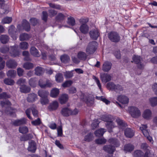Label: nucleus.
I'll return each mask as SVG.
<instances>
[{"instance_id": "obj_58", "label": "nucleus", "mask_w": 157, "mask_h": 157, "mask_svg": "<svg viewBox=\"0 0 157 157\" xmlns=\"http://www.w3.org/2000/svg\"><path fill=\"white\" fill-rule=\"evenodd\" d=\"M149 147L148 145L146 143H142L141 145V148L144 150H148Z\"/></svg>"}, {"instance_id": "obj_17", "label": "nucleus", "mask_w": 157, "mask_h": 157, "mask_svg": "<svg viewBox=\"0 0 157 157\" xmlns=\"http://www.w3.org/2000/svg\"><path fill=\"white\" fill-rule=\"evenodd\" d=\"M117 100L122 104H126L129 102V98L125 95H120L117 98Z\"/></svg>"}, {"instance_id": "obj_16", "label": "nucleus", "mask_w": 157, "mask_h": 157, "mask_svg": "<svg viewBox=\"0 0 157 157\" xmlns=\"http://www.w3.org/2000/svg\"><path fill=\"white\" fill-rule=\"evenodd\" d=\"M59 107V103L57 101H54L51 103L48 107L49 110L53 111L56 110Z\"/></svg>"}, {"instance_id": "obj_13", "label": "nucleus", "mask_w": 157, "mask_h": 157, "mask_svg": "<svg viewBox=\"0 0 157 157\" xmlns=\"http://www.w3.org/2000/svg\"><path fill=\"white\" fill-rule=\"evenodd\" d=\"M6 65L9 68H15L17 67V64L15 60L10 59L6 62Z\"/></svg>"}, {"instance_id": "obj_5", "label": "nucleus", "mask_w": 157, "mask_h": 157, "mask_svg": "<svg viewBox=\"0 0 157 157\" xmlns=\"http://www.w3.org/2000/svg\"><path fill=\"white\" fill-rule=\"evenodd\" d=\"M97 43L94 41L90 42L86 48V52L87 54H92L94 53L97 48Z\"/></svg>"}, {"instance_id": "obj_10", "label": "nucleus", "mask_w": 157, "mask_h": 157, "mask_svg": "<svg viewBox=\"0 0 157 157\" xmlns=\"http://www.w3.org/2000/svg\"><path fill=\"white\" fill-rule=\"evenodd\" d=\"M133 61L137 65V66L140 69H143L144 67V65L142 63V59L138 56H134L132 58Z\"/></svg>"}, {"instance_id": "obj_21", "label": "nucleus", "mask_w": 157, "mask_h": 157, "mask_svg": "<svg viewBox=\"0 0 157 157\" xmlns=\"http://www.w3.org/2000/svg\"><path fill=\"white\" fill-rule=\"evenodd\" d=\"M30 52L31 54L35 57H39L40 56V54L38 50L34 47H32L30 50Z\"/></svg>"}, {"instance_id": "obj_4", "label": "nucleus", "mask_w": 157, "mask_h": 157, "mask_svg": "<svg viewBox=\"0 0 157 157\" xmlns=\"http://www.w3.org/2000/svg\"><path fill=\"white\" fill-rule=\"evenodd\" d=\"M128 111L131 116L134 118L138 117L141 114L140 110L138 108L134 106L128 107Z\"/></svg>"}, {"instance_id": "obj_27", "label": "nucleus", "mask_w": 157, "mask_h": 157, "mask_svg": "<svg viewBox=\"0 0 157 157\" xmlns=\"http://www.w3.org/2000/svg\"><path fill=\"white\" fill-rule=\"evenodd\" d=\"M87 55L84 52H79L77 55V57L78 59L81 60L85 61L87 57Z\"/></svg>"}, {"instance_id": "obj_40", "label": "nucleus", "mask_w": 157, "mask_h": 157, "mask_svg": "<svg viewBox=\"0 0 157 157\" xmlns=\"http://www.w3.org/2000/svg\"><path fill=\"white\" fill-rule=\"evenodd\" d=\"M19 46L20 48L21 49L26 50L28 48L29 44L26 42H22L20 43Z\"/></svg>"}, {"instance_id": "obj_46", "label": "nucleus", "mask_w": 157, "mask_h": 157, "mask_svg": "<svg viewBox=\"0 0 157 157\" xmlns=\"http://www.w3.org/2000/svg\"><path fill=\"white\" fill-rule=\"evenodd\" d=\"M10 50L9 46L4 45L0 48V51L2 53H6L8 52Z\"/></svg>"}, {"instance_id": "obj_50", "label": "nucleus", "mask_w": 157, "mask_h": 157, "mask_svg": "<svg viewBox=\"0 0 157 157\" xmlns=\"http://www.w3.org/2000/svg\"><path fill=\"white\" fill-rule=\"evenodd\" d=\"M144 155V153L141 150H137L134 153L135 157H142Z\"/></svg>"}, {"instance_id": "obj_20", "label": "nucleus", "mask_w": 157, "mask_h": 157, "mask_svg": "<svg viewBox=\"0 0 157 157\" xmlns=\"http://www.w3.org/2000/svg\"><path fill=\"white\" fill-rule=\"evenodd\" d=\"M124 135L128 138H131L134 135V132L130 128H126L124 130Z\"/></svg>"}, {"instance_id": "obj_9", "label": "nucleus", "mask_w": 157, "mask_h": 157, "mask_svg": "<svg viewBox=\"0 0 157 157\" xmlns=\"http://www.w3.org/2000/svg\"><path fill=\"white\" fill-rule=\"evenodd\" d=\"M32 110L33 114L35 117H37L38 116V111L36 109V107L35 105H33L31 108V109L29 108L27 109L25 111L26 114L29 119H32V117L30 116L31 111Z\"/></svg>"}, {"instance_id": "obj_44", "label": "nucleus", "mask_w": 157, "mask_h": 157, "mask_svg": "<svg viewBox=\"0 0 157 157\" xmlns=\"http://www.w3.org/2000/svg\"><path fill=\"white\" fill-rule=\"evenodd\" d=\"M4 83L8 85H12L14 83V80L9 78H5L4 80Z\"/></svg>"}, {"instance_id": "obj_60", "label": "nucleus", "mask_w": 157, "mask_h": 157, "mask_svg": "<svg viewBox=\"0 0 157 157\" xmlns=\"http://www.w3.org/2000/svg\"><path fill=\"white\" fill-rule=\"evenodd\" d=\"M48 15V13L46 11H43L42 12V19L45 21H46L47 20Z\"/></svg>"}, {"instance_id": "obj_53", "label": "nucleus", "mask_w": 157, "mask_h": 157, "mask_svg": "<svg viewBox=\"0 0 157 157\" xmlns=\"http://www.w3.org/2000/svg\"><path fill=\"white\" fill-rule=\"evenodd\" d=\"M67 23L68 24L72 26L74 25L75 23V21L74 18L72 17L68 18Z\"/></svg>"}, {"instance_id": "obj_32", "label": "nucleus", "mask_w": 157, "mask_h": 157, "mask_svg": "<svg viewBox=\"0 0 157 157\" xmlns=\"http://www.w3.org/2000/svg\"><path fill=\"white\" fill-rule=\"evenodd\" d=\"M116 122L120 128L125 127L127 126V124L123 120L119 118H117L116 120Z\"/></svg>"}, {"instance_id": "obj_22", "label": "nucleus", "mask_w": 157, "mask_h": 157, "mask_svg": "<svg viewBox=\"0 0 157 157\" xmlns=\"http://www.w3.org/2000/svg\"><path fill=\"white\" fill-rule=\"evenodd\" d=\"M80 30L83 34L87 33L89 30V27L86 24H82L80 27Z\"/></svg>"}, {"instance_id": "obj_24", "label": "nucleus", "mask_w": 157, "mask_h": 157, "mask_svg": "<svg viewBox=\"0 0 157 157\" xmlns=\"http://www.w3.org/2000/svg\"><path fill=\"white\" fill-rule=\"evenodd\" d=\"M68 97L67 94H64L62 95L59 98V101L62 104H65L68 100Z\"/></svg>"}, {"instance_id": "obj_6", "label": "nucleus", "mask_w": 157, "mask_h": 157, "mask_svg": "<svg viewBox=\"0 0 157 157\" xmlns=\"http://www.w3.org/2000/svg\"><path fill=\"white\" fill-rule=\"evenodd\" d=\"M106 86L109 90H114L117 92H119L123 90L122 87L121 85L119 84L115 85L111 82L108 83Z\"/></svg>"}, {"instance_id": "obj_49", "label": "nucleus", "mask_w": 157, "mask_h": 157, "mask_svg": "<svg viewBox=\"0 0 157 157\" xmlns=\"http://www.w3.org/2000/svg\"><path fill=\"white\" fill-rule=\"evenodd\" d=\"M60 59L62 62L63 63L67 62L70 60L69 57L66 55L62 56L60 57Z\"/></svg>"}, {"instance_id": "obj_31", "label": "nucleus", "mask_w": 157, "mask_h": 157, "mask_svg": "<svg viewBox=\"0 0 157 157\" xmlns=\"http://www.w3.org/2000/svg\"><path fill=\"white\" fill-rule=\"evenodd\" d=\"M106 132V130L104 128H100L97 130L95 132V135L98 137L102 136L104 133Z\"/></svg>"}, {"instance_id": "obj_43", "label": "nucleus", "mask_w": 157, "mask_h": 157, "mask_svg": "<svg viewBox=\"0 0 157 157\" xmlns=\"http://www.w3.org/2000/svg\"><path fill=\"white\" fill-rule=\"evenodd\" d=\"M38 95L42 98L44 97H47L48 94V92L45 91L39 90L38 92Z\"/></svg>"}, {"instance_id": "obj_15", "label": "nucleus", "mask_w": 157, "mask_h": 157, "mask_svg": "<svg viewBox=\"0 0 157 157\" xmlns=\"http://www.w3.org/2000/svg\"><path fill=\"white\" fill-rule=\"evenodd\" d=\"M152 115L151 110L149 109H147L144 111L142 114V117L144 119L149 120L151 118Z\"/></svg>"}, {"instance_id": "obj_63", "label": "nucleus", "mask_w": 157, "mask_h": 157, "mask_svg": "<svg viewBox=\"0 0 157 157\" xmlns=\"http://www.w3.org/2000/svg\"><path fill=\"white\" fill-rule=\"evenodd\" d=\"M92 138V135L91 133H89L85 136L84 139L85 141L89 142L91 140Z\"/></svg>"}, {"instance_id": "obj_47", "label": "nucleus", "mask_w": 157, "mask_h": 157, "mask_svg": "<svg viewBox=\"0 0 157 157\" xmlns=\"http://www.w3.org/2000/svg\"><path fill=\"white\" fill-rule=\"evenodd\" d=\"M95 98L97 99L102 101L107 105L109 104L110 102L109 101L107 100L105 98L104 96H96Z\"/></svg>"}, {"instance_id": "obj_42", "label": "nucleus", "mask_w": 157, "mask_h": 157, "mask_svg": "<svg viewBox=\"0 0 157 157\" xmlns=\"http://www.w3.org/2000/svg\"><path fill=\"white\" fill-rule=\"evenodd\" d=\"M66 16L61 13H59L56 17V19L58 21H60L64 19Z\"/></svg>"}, {"instance_id": "obj_37", "label": "nucleus", "mask_w": 157, "mask_h": 157, "mask_svg": "<svg viewBox=\"0 0 157 157\" xmlns=\"http://www.w3.org/2000/svg\"><path fill=\"white\" fill-rule=\"evenodd\" d=\"M134 149V146L131 144H128L125 145L124 147V151H131Z\"/></svg>"}, {"instance_id": "obj_55", "label": "nucleus", "mask_w": 157, "mask_h": 157, "mask_svg": "<svg viewBox=\"0 0 157 157\" xmlns=\"http://www.w3.org/2000/svg\"><path fill=\"white\" fill-rule=\"evenodd\" d=\"M96 143L98 144H104L106 142V140L104 138L98 139L95 141Z\"/></svg>"}, {"instance_id": "obj_25", "label": "nucleus", "mask_w": 157, "mask_h": 157, "mask_svg": "<svg viewBox=\"0 0 157 157\" xmlns=\"http://www.w3.org/2000/svg\"><path fill=\"white\" fill-rule=\"evenodd\" d=\"M26 120L24 118L17 120L13 122V124L15 126H18L26 123Z\"/></svg>"}, {"instance_id": "obj_48", "label": "nucleus", "mask_w": 157, "mask_h": 157, "mask_svg": "<svg viewBox=\"0 0 157 157\" xmlns=\"http://www.w3.org/2000/svg\"><path fill=\"white\" fill-rule=\"evenodd\" d=\"M37 82L36 79L35 78H31L29 80V84L33 87L36 86Z\"/></svg>"}, {"instance_id": "obj_23", "label": "nucleus", "mask_w": 157, "mask_h": 157, "mask_svg": "<svg viewBox=\"0 0 157 157\" xmlns=\"http://www.w3.org/2000/svg\"><path fill=\"white\" fill-rule=\"evenodd\" d=\"M59 93V89L54 88L51 91L50 96L52 98H56L58 96Z\"/></svg>"}, {"instance_id": "obj_26", "label": "nucleus", "mask_w": 157, "mask_h": 157, "mask_svg": "<svg viewBox=\"0 0 157 157\" xmlns=\"http://www.w3.org/2000/svg\"><path fill=\"white\" fill-rule=\"evenodd\" d=\"M37 99V95L34 93H32L29 95L27 100L29 102H33Z\"/></svg>"}, {"instance_id": "obj_8", "label": "nucleus", "mask_w": 157, "mask_h": 157, "mask_svg": "<svg viewBox=\"0 0 157 157\" xmlns=\"http://www.w3.org/2000/svg\"><path fill=\"white\" fill-rule=\"evenodd\" d=\"M39 85L41 88L51 87L53 85V81L49 79L46 80L45 83H44L42 79H40L39 81Z\"/></svg>"}, {"instance_id": "obj_39", "label": "nucleus", "mask_w": 157, "mask_h": 157, "mask_svg": "<svg viewBox=\"0 0 157 157\" xmlns=\"http://www.w3.org/2000/svg\"><path fill=\"white\" fill-rule=\"evenodd\" d=\"M151 105L152 106H155L157 105V97H153L149 99Z\"/></svg>"}, {"instance_id": "obj_56", "label": "nucleus", "mask_w": 157, "mask_h": 157, "mask_svg": "<svg viewBox=\"0 0 157 157\" xmlns=\"http://www.w3.org/2000/svg\"><path fill=\"white\" fill-rule=\"evenodd\" d=\"M93 78L95 82H96L98 86L99 87V89L101 90V86L100 82L99 80L97 77L96 76H93Z\"/></svg>"}, {"instance_id": "obj_12", "label": "nucleus", "mask_w": 157, "mask_h": 157, "mask_svg": "<svg viewBox=\"0 0 157 157\" xmlns=\"http://www.w3.org/2000/svg\"><path fill=\"white\" fill-rule=\"evenodd\" d=\"M112 65V63L110 62H105L102 65V70L105 72H108L111 69Z\"/></svg>"}, {"instance_id": "obj_33", "label": "nucleus", "mask_w": 157, "mask_h": 157, "mask_svg": "<svg viewBox=\"0 0 157 157\" xmlns=\"http://www.w3.org/2000/svg\"><path fill=\"white\" fill-rule=\"evenodd\" d=\"M16 71L13 70H10L6 72V75L8 77L11 78H14L16 76Z\"/></svg>"}, {"instance_id": "obj_57", "label": "nucleus", "mask_w": 157, "mask_h": 157, "mask_svg": "<svg viewBox=\"0 0 157 157\" xmlns=\"http://www.w3.org/2000/svg\"><path fill=\"white\" fill-rule=\"evenodd\" d=\"M10 96L6 94L5 92L0 94V99L9 98Z\"/></svg>"}, {"instance_id": "obj_3", "label": "nucleus", "mask_w": 157, "mask_h": 157, "mask_svg": "<svg viewBox=\"0 0 157 157\" xmlns=\"http://www.w3.org/2000/svg\"><path fill=\"white\" fill-rule=\"evenodd\" d=\"M78 110L75 109L72 110L71 109L65 107L62 109L60 113L63 117H67L70 115H75L78 113Z\"/></svg>"}, {"instance_id": "obj_51", "label": "nucleus", "mask_w": 157, "mask_h": 157, "mask_svg": "<svg viewBox=\"0 0 157 157\" xmlns=\"http://www.w3.org/2000/svg\"><path fill=\"white\" fill-rule=\"evenodd\" d=\"M19 131L21 133L25 134L28 132V128L25 126L20 127Z\"/></svg>"}, {"instance_id": "obj_35", "label": "nucleus", "mask_w": 157, "mask_h": 157, "mask_svg": "<svg viewBox=\"0 0 157 157\" xmlns=\"http://www.w3.org/2000/svg\"><path fill=\"white\" fill-rule=\"evenodd\" d=\"M0 40L2 44L7 43L9 40V37L6 35H2L0 37Z\"/></svg>"}, {"instance_id": "obj_52", "label": "nucleus", "mask_w": 157, "mask_h": 157, "mask_svg": "<svg viewBox=\"0 0 157 157\" xmlns=\"http://www.w3.org/2000/svg\"><path fill=\"white\" fill-rule=\"evenodd\" d=\"M73 82L71 80H68L66 81L63 83L62 86L63 87H67L71 86Z\"/></svg>"}, {"instance_id": "obj_36", "label": "nucleus", "mask_w": 157, "mask_h": 157, "mask_svg": "<svg viewBox=\"0 0 157 157\" xmlns=\"http://www.w3.org/2000/svg\"><path fill=\"white\" fill-rule=\"evenodd\" d=\"M30 38V36L28 34L23 33L20 36L19 39L21 41H23L29 40Z\"/></svg>"}, {"instance_id": "obj_28", "label": "nucleus", "mask_w": 157, "mask_h": 157, "mask_svg": "<svg viewBox=\"0 0 157 157\" xmlns=\"http://www.w3.org/2000/svg\"><path fill=\"white\" fill-rule=\"evenodd\" d=\"M22 25L25 31H28L30 30V24L26 20H24L23 21Z\"/></svg>"}, {"instance_id": "obj_59", "label": "nucleus", "mask_w": 157, "mask_h": 157, "mask_svg": "<svg viewBox=\"0 0 157 157\" xmlns=\"http://www.w3.org/2000/svg\"><path fill=\"white\" fill-rule=\"evenodd\" d=\"M11 103L8 100H6L5 101H1V105L2 107L5 106L6 105L8 106L10 105Z\"/></svg>"}, {"instance_id": "obj_41", "label": "nucleus", "mask_w": 157, "mask_h": 157, "mask_svg": "<svg viewBox=\"0 0 157 157\" xmlns=\"http://www.w3.org/2000/svg\"><path fill=\"white\" fill-rule=\"evenodd\" d=\"M34 67L33 63L30 62H27L24 64L23 67L26 70H29L32 68Z\"/></svg>"}, {"instance_id": "obj_34", "label": "nucleus", "mask_w": 157, "mask_h": 157, "mask_svg": "<svg viewBox=\"0 0 157 157\" xmlns=\"http://www.w3.org/2000/svg\"><path fill=\"white\" fill-rule=\"evenodd\" d=\"M56 81L57 82H62L63 80V75L61 73L57 74L55 76Z\"/></svg>"}, {"instance_id": "obj_7", "label": "nucleus", "mask_w": 157, "mask_h": 157, "mask_svg": "<svg viewBox=\"0 0 157 157\" xmlns=\"http://www.w3.org/2000/svg\"><path fill=\"white\" fill-rule=\"evenodd\" d=\"M108 38L112 42H117L121 39V37L118 33L115 32H111L108 34Z\"/></svg>"}, {"instance_id": "obj_2", "label": "nucleus", "mask_w": 157, "mask_h": 157, "mask_svg": "<svg viewBox=\"0 0 157 157\" xmlns=\"http://www.w3.org/2000/svg\"><path fill=\"white\" fill-rule=\"evenodd\" d=\"M101 120L106 122V126L109 132H112V129L115 127L114 124L113 122L114 119L113 117L109 114L102 115L101 117Z\"/></svg>"}, {"instance_id": "obj_14", "label": "nucleus", "mask_w": 157, "mask_h": 157, "mask_svg": "<svg viewBox=\"0 0 157 157\" xmlns=\"http://www.w3.org/2000/svg\"><path fill=\"white\" fill-rule=\"evenodd\" d=\"M10 53L11 56L14 57L18 56L20 55V52L17 50V48L15 46L11 47Z\"/></svg>"}, {"instance_id": "obj_30", "label": "nucleus", "mask_w": 157, "mask_h": 157, "mask_svg": "<svg viewBox=\"0 0 157 157\" xmlns=\"http://www.w3.org/2000/svg\"><path fill=\"white\" fill-rule=\"evenodd\" d=\"M15 28L14 26H12L9 29V33L12 38L14 40H16L17 38V36L15 35L14 34V33H16V32L13 30V29H15Z\"/></svg>"}, {"instance_id": "obj_64", "label": "nucleus", "mask_w": 157, "mask_h": 157, "mask_svg": "<svg viewBox=\"0 0 157 157\" xmlns=\"http://www.w3.org/2000/svg\"><path fill=\"white\" fill-rule=\"evenodd\" d=\"M25 79L21 78L17 81V83L19 85L23 86L22 85L25 83Z\"/></svg>"}, {"instance_id": "obj_18", "label": "nucleus", "mask_w": 157, "mask_h": 157, "mask_svg": "<svg viewBox=\"0 0 157 157\" xmlns=\"http://www.w3.org/2000/svg\"><path fill=\"white\" fill-rule=\"evenodd\" d=\"M29 146L28 148L29 151L32 152H35L36 149V144L33 140L29 141Z\"/></svg>"}, {"instance_id": "obj_19", "label": "nucleus", "mask_w": 157, "mask_h": 157, "mask_svg": "<svg viewBox=\"0 0 157 157\" xmlns=\"http://www.w3.org/2000/svg\"><path fill=\"white\" fill-rule=\"evenodd\" d=\"M89 34L90 37L94 40H96L99 34L98 30L97 29L91 30L90 31Z\"/></svg>"}, {"instance_id": "obj_62", "label": "nucleus", "mask_w": 157, "mask_h": 157, "mask_svg": "<svg viewBox=\"0 0 157 157\" xmlns=\"http://www.w3.org/2000/svg\"><path fill=\"white\" fill-rule=\"evenodd\" d=\"M100 122L98 121V120H95L91 124V126L93 129L97 127L98 125Z\"/></svg>"}, {"instance_id": "obj_38", "label": "nucleus", "mask_w": 157, "mask_h": 157, "mask_svg": "<svg viewBox=\"0 0 157 157\" xmlns=\"http://www.w3.org/2000/svg\"><path fill=\"white\" fill-rule=\"evenodd\" d=\"M20 90L21 92L25 93L29 92L30 90V89L25 85H23L20 87Z\"/></svg>"}, {"instance_id": "obj_54", "label": "nucleus", "mask_w": 157, "mask_h": 157, "mask_svg": "<svg viewBox=\"0 0 157 157\" xmlns=\"http://www.w3.org/2000/svg\"><path fill=\"white\" fill-rule=\"evenodd\" d=\"M49 102V100L47 97H44L40 99V103L42 105H45L48 104Z\"/></svg>"}, {"instance_id": "obj_29", "label": "nucleus", "mask_w": 157, "mask_h": 157, "mask_svg": "<svg viewBox=\"0 0 157 157\" xmlns=\"http://www.w3.org/2000/svg\"><path fill=\"white\" fill-rule=\"evenodd\" d=\"M44 72V69L40 67H36L35 69V74L37 76L42 75Z\"/></svg>"}, {"instance_id": "obj_45", "label": "nucleus", "mask_w": 157, "mask_h": 157, "mask_svg": "<svg viewBox=\"0 0 157 157\" xmlns=\"http://www.w3.org/2000/svg\"><path fill=\"white\" fill-rule=\"evenodd\" d=\"M12 21V18L10 17H6L3 19L2 21V24H9Z\"/></svg>"}, {"instance_id": "obj_61", "label": "nucleus", "mask_w": 157, "mask_h": 157, "mask_svg": "<svg viewBox=\"0 0 157 157\" xmlns=\"http://www.w3.org/2000/svg\"><path fill=\"white\" fill-rule=\"evenodd\" d=\"M49 5L50 7L59 10L61 9L60 6L59 5L55 4L53 3H50L49 4Z\"/></svg>"}, {"instance_id": "obj_1", "label": "nucleus", "mask_w": 157, "mask_h": 157, "mask_svg": "<svg viewBox=\"0 0 157 157\" xmlns=\"http://www.w3.org/2000/svg\"><path fill=\"white\" fill-rule=\"evenodd\" d=\"M109 142L114 145V146L110 145H105L103 147V149L109 154H113L115 150V147H118L120 145L119 143L117 140L113 138L109 139Z\"/></svg>"}, {"instance_id": "obj_11", "label": "nucleus", "mask_w": 157, "mask_h": 157, "mask_svg": "<svg viewBox=\"0 0 157 157\" xmlns=\"http://www.w3.org/2000/svg\"><path fill=\"white\" fill-rule=\"evenodd\" d=\"M100 78L103 83H106L111 80V77L110 75L104 73H101Z\"/></svg>"}]
</instances>
